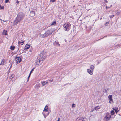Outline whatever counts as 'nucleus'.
Instances as JSON below:
<instances>
[{
  "label": "nucleus",
  "mask_w": 121,
  "mask_h": 121,
  "mask_svg": "<svg viewBox=\"0 0 121 121\" xmlns=\"http://www.w3.org/2000/svg\"><path fill=\"white\" fill-rule=\"evenodd\" d=\"M114 16V15H111L109 17L110 18H112Z\"/></svg>",
  "instance_id": "obj_31"
},
{
  "label": "nucleus",
  "mask_w": 121,
  "mask_h": 121,
  "mask_svg": "<svg viewBox=\"0 0 121 121\" xmlns=\"http://www.w3.org/2000/svg\"><path fill=\"white\" fill-rule=\"evenodd\" d=\"M109 8V7H108L107 6H106V9H107V8Z\"/></svg>",
  "instance_id": "obj_38"
},
{
  "label": "nucleus",
  "mask_w": 121,
  "mask_h": 121,
  "mask_svg": "<svg viewBox=\"0 0 121 121\" xmlns=\"http://www.w3.org/2000/svg\"><path fill=\"white\" fill-rule=\"evenodd\" d=\"M112 95H109L108 96V98L109 100V103L110 104L112 103L113 102V100L112 98Z\"/></svg>",
  "instance_id": "obj_8"
},
{
  "label": "nucleus",
  "mask_w": 121,
  "mask_h": 121,
  "mask_svg": "<svg viewBox=\"0 0 121 121\" xmlns=\"http://www.w3.org/2000/svg\"><path fill=\"white\" fill-rule=\"evenodd\" d=\"M34 68H33L31 70V71H30V73H32L33 71L34 70Z\"/></svg>",
  "instance_id": "obj_34"
},
{
  "label": "nucleus",
  "mask_w": 121,
  "mask_h": 121,
  "mask_svg": "<svg viewBox=\"0 0 121 121\" xmlns=\"http://www.w3.org/2000/svg\"><path fill=\"white\" fill-rule=\"evenodd\" d=\"M4 62H5V60L4 59H3L2 60V61H1V63L0 64V65L1 64L4 65Z\"/></svg>",
  "instance_id": "obj_17"
},
{
  "label": "nucleus",
  "mask_w": 121,
  "mask_h": 121,
  "mask_svg": "<svg viewBox=\"0 0 121 121\" xmlns=\"http://www.w3.org/2000/svg\"><path fill=\"white\" fill-rule=\"evenodd\" d=\"M4 8V6H2L1 7L0 5V9H3Z\"/></svg>",
  "instance_id": "obj_27"
},
{
  "label": "nucleus",
  "mask_w": 121,
  "mask_h": 121,
  "mask_svg": "<svg viewBox=\"0 0 121 121\" xmlns=\"http://www.w3.org/2000/svg\"><path fill=\"white\" fill-rule=\"evenodd\" d=\"M111 117V115L108 113H107L105 117L104 118V120L105 121L109 120Z\"/></svg>",
  "instance_id": "obj_5"
},
{
  "label": "nucleus",
  "mask_w": 121,
  "mask_h": 121,
  "mask_svg": "<svg viewBox=\"0 0 121 121\" xmlns=\"http://www.w3.org/2000/svg\"><path fill=\"white\" fill-rule=\"evenodd\" d=\"M120 13V11H117L116 12V13L117 15H119Z\"/></svg>",
  "instance_id": "obj_26"
},
{
  "label": "nucleus",
  "mask_w": 121,
  "mask_h": 121,
  "mask_svg": "<svg viewBox=\"0 0 121 121\" xmlns=\"http://www.w3.org/2000/svg\"><path fill=\"white\" fill-rule=\"evenodd\" d=\"M93 111H93H91H91Z\"/></svg>",
  "instance_id": "obj_45"
},
{
  "label": "nucleus",
  "mask_w": 121,
  "mask_h": 121,
  "mask_svg": "<svg viewBox=\"0 0 121 121\" xmlns=\"http://www.w3.org/2000/svg\"><path fill=\"white\" fill-rule=\"evenodd\" d=\"M24 17V15L22 13H19L18 14L14 22V25L17 24L18 22L22 20Z\"/></svg>",
  "instance_id": "obj_2"
},
{
  "label": "nucleus",
  "mask_w": 121,
  "mask_h": 121,
  "mask_svg": "<svg viewBox=\"0 0 121 121\" xmlns=\"http://www.w3.org/2000/svg\"><path fill=\"white\" fill-rule=\"evenodd\" d=\"M48 83V82H46L45 83L46 84H47Z\"/></svg>",
  "instance_id": "obj_39"
},
{
  "label": "nucleus",
  "mask_w": 121,
  "mask_h": 121,
  "mask_svg": "<svg viewBox=\"0 0 121 121\" xmlns=\"http://www.w3.org/2000/svg\"><path fill=\"white\" fill-rule=\"evenodd\" d=\"M18 43L19 44L20 43L22 45H23V44L24 43V42L23 41H22V42H20V41H19Z\"/></svg>",
  "instance_id": "obj_22"
},
{
  "label": "nucleus",
  "mask_w": 121,
  "mask_h": 121,
  "mask_svg": "<svg viewBox=\"0 0 121 121\" xmlns=\"http://www.w3.org/2000/svg\"><path fill=\"white\" fill-rule=\"evenodd\" d=\"M48 106H47V105H46L45 107V108L44 109L43 111H46V112H47L48 111Z\"/></svg>",
  "instance_id": "obj_12"
},
{
  "label": "nucleus",
  "mask_w": 121,
  "mask_h": 121,
  "mask_svg": "<svg viewBox=\"0 0 121 121\" xmlns=\"http://www.w3.org/2000/svg\"><path fill=\"white\" fill-rule=\"evenodd\" d=\"M40 37L41 38H44V37H47V36L46 35V34H45V33L44 34H40Z\"/></svg>",
  "instance_id": "obj_15"
},
{
  "label": "nucleus",
  "mask_w": 121,
  "mask_h": 121,
  "mask_svg": "<svg viewBox=\"0 0 121 121\" xmlns=\"http://www.w3.org/2000/svg\"><path fill=\"white\" fill-rule=\"evenodd\" d=\"M2 34L4 35H7V31L5 30H3V32L2 33Z\"/></svg>",
  "instance_id": "obj_16"
},
{
  "label": "nucleus",
  "mask_w": 121,
  "mask_h": 121,
  "mask_svg": "<svg viewBox=\"0 0 121 121\" xmlns=\"http://www.w3.org/2000/svg\"><path fill=\"white\" fill-rule=\"evenodd\" d=\"M30 75H31V74H29V76L28 77V80H27L28 81V80H29V78L30 77Z\"/></svg>",
  "instance_id": "obj_33"
},
{
  "label": "nucleus",
  "mask_w": 121,
  "mask_h": 121,
  "mask_svg": "<svg viewBox=\"0 0 121 121\" xmlns=\"http://www.w3.org/2000/svg\"><path fill=\"white\" fill-rule=\"evenodd\" d=\"M30 47V45L29 44H27L26 45L24 50H26L27 49H29Z\"/></svg>",
  "instance_id": "obj_11"
},
{
  "label": "nucleus",
  "mask_w": 121,
  "mask_h": 121,
  "mask_svg": "<svg viewBox=\"0 0 121 121\" xmlns=\"http://www.w3.org/2000/svg\"><path fill=\"white\" fill-rule=\"evenodd\" d=\"M15 48V47L14 46H11L10 49L12 50H13Z\"/></svg>",
  "instance_id": "obj_20"
},
{
  "label": "nucleus",
  "mask_w": 121,
  "mask_h": 121,
  "mask_svg": "<svg viewBox=\"0 0 121 121\" xmlns=\"http://www.w3.org/2000/svg\"><path fill=\"white\" fill-rule=\"evenodd\" d=\"M30 52H31L30 50Z\"/></svg>",
  "instance_id": "obj_42"
},
{
  "label": "nucleus",
  "mask_w": 121,
  "mask_h": 121,
  "mask_svg": "<svg viewBox=\"0 0 121 121\" xmlns=\"http://www.w3.org/2000/svg\"><path fill=\"white\" fill-rule=\"evenodd\" d=\"M19 3V1H18V0H17V1L16 2V3L18 4Z\"/></svg>",
  "instance_id": "obj_35"
},
{
  "label": "nucleus",
  "mask_w": 121,
  "mask_h": 121,
  "mask_svg": "<svg viewBox=\"0 0 121 121\" xmlns=\"http://www.w3.org/2000/svg\"><path fill=\"white\" fill-rule=\"evenodd\" d=\"M31 73H30V72L29 74H31Z\"/></svg>",
  "instance_id": "obj_40"
},
{
  "label": "nucleus",
  "mask_w": 121,
  "mask_h": 121,
  "mask_svg": "<svg viewBox=\"0 0 121 121\" xmlns=\"http://www.w3.org/2000/svg\"><path fill=\"white\" fill-rule=\"evenodd\" d=\"M35 15V12L34 11H31L30 13V15L31 16H34Z\"/></svg>",
  "instance_id": "obj_14"
},
{
  "label": "nucleus",
  "mask_w": 121,
  "mask_h": 121,
  "mask_svg": "<svg viewBox=\"0 0 121 121\" xmlns=\"http://www.w3.org/2000/svg\"><path fill=\"white\" fill-rule=\"evenodd\" d=\"M51 82H52V80H51Z\"/></svg>",
  "instance_id": "obj_43"
},
{
  "label": "nucleus",
  "mask_w": 121,
  "mask_h": 121,
  "mask_svg": "<svg viewBox=\"0 0 121 121\" xmlns=\"http://www.w3.org/2000/svg\"><path fill=\"white\" fill-rule=\"evenodd\" d=\"M60 120V118H58V120L57 121H59Z\"/></svg>",
  "instance_id": "obj_37"
},
{
  "label": "nucleus",
  "mask_w": 121,
  "mask_h": 121,
  "mask_svg": "<svg viewBox=\"0 0 121 121\" xmlns=\"http://www.w3.org/2000/svg\"><path fill=\"white\" fill-rule=\"evenodd\" d=\"M56 0H50V1L52 2H55Z\"/></svg>",
  "instance_id": "obj_28"
},
{
  "label": "nucleus",
  "mask_w": 121,
  "mask_h": 121,
  "mask_svg": "<svg viewBox=\"0 0 121 121\" xmlns=\"http://www.w3.org/2000/svg\"><path fill=\"white\" fill-rule=\"evenodd\" d=\"M30 75H31V74H29V76L28 77V80H27L28 81V80H29V78L30 77Z\"/></svg>",
  "instance_id": "obj_32"
},
{
  "label": "nucleus",
  "mask_w": 121,
  "mask_h": 121,
  "mask_svg": "<svg viewBox=\"0 0 121 121\" xmlns=\"http://www.w3.org/2000/svg\"><path fill=\"white\" fill-rule=\"evenodd\" d=\"M3 21H4H4L5 22V21H4V20H3Z\"/></svg>",
  "instance_id": "obj_41"
},
{
  "label": "nucleus",
  "mask_w": 121,
  "mask_h": 121,
  "mask_svg": "<svg viewBox=\"0 0 121 121\" xmlns=\"http://www.w3.org/2000/svg\"><path fill=\"white\" fill-rule=\"evenodd\" d=\"M21 61V59L19 57L17 56L16 58V61L17 63H20Z\"/></svg>",
  "instance_id": "obj_7"
},
{
  "label": "nucleus",
  "mask_w": 121,
  "mask_h": 121,
  "mask_svg": "<svg viewBox=\"0 0 121 121\" xmlns=\"http://www.w3.org/2000/svg\"><path fill=\"white\" fill-rule=\"evenodd\" d=\"M51 82H52V80H51Z\"/></svg>",
  "instance_id": "obj_44"
},
{
  "label": "nucleus",
  "mask_w": 121,
  "mask_h": 121,
  "mask_svg": "<svg viewBox=\"0 0 121 121\" xmlns=\"http://www.w3.org/2000/svg\"><path fill=\"white\" fill-rule=\"evenodd\" d=\"M84 119L81 117H79L76 119V121H84Z\"/></svg>",
  "instance_id": "obj_10"
},
{
  "label": "nucleus",
  "mask_w": 121,
  "mask_h": 121,
  "mask_svg": "<svg viewBox=\"0 0 121 121\" xmlns=\"http://www.w3.org/2000/svg\"><path fill=\"white\" fill-rule=\"evenodd\" d=\"M8 1H9V0H5V2L7 3V2H8Z\"/></svg>",
  "instance_id": "obj_36"
},
{
  "label": "nucleus",
  "mask_w": 121,
  "mask_h": 121,
  "mask_svg": "<svg viewBox=\"0 0 121 121\" xmlns=\"http://www.w3.org/2000/svg\"><path fill=\"white\" fill-rule=\"evenodd\" d=\"M14 76V75H12L10 77V78H13Z\"/></svg>",
  "instance_id": "obj_29"
},
{
  "label": "nucleus",
  "mask_w": 121,
  "mask_h": 121,
  "mask_svg": "<svg viewBox=\"0 0 121 121\" xmlns=\"http://www.w3.org/2000/svg\"><path fill=\"white\" fill-rule=\"evenodd\" d=\"M44 52L41 53L39 56L37 58L35 63L36 66H38L40 65L42 63V61L45 59V57L44 56Z\"/></svg>",
  "instance_id": "obj_1"
},
{
  "label": "nucleus",
  "mask_w": 121,
  "mask_h": 121,
  "mask_svg": "<svg viewBox=\"0 0 121 121\" xmlns=\"http://www.w3.org/2000/svg\"><path fill=\"white\" fill-rule=\"evenodd\" d=\"M108 89H105L103 90V92H104L106 93L108 91Z\"/></svg>",
  "instance_id": "obj_21"
},
{
  "label": "nucleus",
  "mask_w": 121,
  "mask_h": 121,
  "mask_svg": "<svg viewBox=\"0 0 121 121\" xmlns=\"http://www.w3.org/2000/svg\"><path fill=\"white\" fill-rule=\"evenodd\" d=\"M101 108L100 106H97L95 107L94 109L96 110H98Z\"/></svg>",
  "instance_id": "obj_13"
},
{
  "label": "nucleus",
  "mask_w": 121,
  "mask_h": 121,
  "mask_svg": "<svg viewBox=\"0 0 121 121\" xmlns=\"http://www.w3.org/2000/svg\"><path fill=\"white\" fill-rule=\"evenodd\" d=\"M95 68V66L93 65H91L89 69L87 70V73L91 75H92L93 73V71Z\"/></svg>",
  "instance_id": "obj_4"
},
{
  "label": "nucleus",
  "mask_w": 121,
  "mask_h": 121,
  "mask_svg": "<svg viewBox=\"0 0 121 121\" xmlns=\"http://www.w3.org/2000/svg\"><path fill=\"white\" fill-rule=\"evenodd\" d=\"M115 112L113 110H111V113L112 115H113L114 114Z\"/></svg>",
  "instance_id": "obj_24"
},
{
  "label": "nucleus",
  "mask_w": 121,
  "mask_h": 121,
  "mask_svg": "<svg viewBox=\"0 0 121 121\" xmlns=\"http://www.w3.org/2000/svg\"><path fill=\"white\" fill-rule=\"evenodd\" d=\"M113 110H114L115 111L116 113H117V112H118V111H117L118 110V108H113Z\"/></svg>",
  "instance_id": "obj_18"
},
{
  "label": "nucleus",
  "mask_w": 121,
  "mask_h": 121,
  "mask_svg": "<svg viewBox=\"0 0 121 121\" xmlns=\"http://www.w3.org/2000/svg\"><path fill=\"white\" fill-rule=\"evenodd\" d=\"M52 31H51L50 30H47L45 33L47 37L48 36V35H50L52 34Z\"/></svg>",
  "instance_id": "obj_9"
},
{
  "label": "nucleus",
  "mask_w": 121,
  "mask_h": 121,
  "mask_svg": "<svg viewBox=\"0 0 121 121\" xmlns=\"http://www.w3.org/2000/svg\"><path fill=\"white\" fill-rule=\"evenodd\" d=\"M56 21H54L51 24V25H54L56 24Z\"/></svg>",
  "instance_id": "obj_23"
},
{
  "label": "nucleus",
  "mask_w": 121,
  "mask_h": 121,
  "mask_svg": "<svg viewBox=\"0 0 121 121\" xmlns=\"http://www.w3.org/2000/svg\"><path fill=\"white\" fill-rule=\"evenodd\" d=\"M45 81H44L43 82H41V83L42 84V86L43 87L45 85Z\"/></svg>",
  "instance_id": "obj_19"
},
{
  "label": "nucleus",
  "mask_w": 121,
  "mask_h": 121,
  "mask_svg": "<svg viewBox=\"0 0 121 121\" xmlns=\"http://www.w3.org/2000/svg\"><path fill=\"white\" fill-rule=\"evenodd\" d=\"M46 111H43L42 113V114L44 116V117L45 118L46 117L48 116L49 113V112L46 113Z\"/></svg>",
  "instance_id": "obj_6"
},
{
  "label": "nucleus",
  "mask_w": 121,
  "mask_h": 121,
  "mask_svg": "<svg viewBox=\"0 0 121 121\" xmlns=\"http://www.w3.org/2000/svg\"><path fill=\"white\" fill-rule=\"evenodd\" d=\"M39 121H40V120H39Z\"/></svg>",
  "instance_id": "obj_48"
},
{
  "label": "nucleus",
  "mask_w": 121,
  "mask_h": 121,
  "mask_svg": "<svg viewBox=\"0 0 121 121\" xmlns=\"http://www.w3.org/2000/svg\"><path fill=\"white\" fill-rule=\"evenodd\" d=\"M105 2H107V1H105Z\"/></svg>",
  "instance_id": "obj_46"
},
{
  "label": "nucleus",
  "mask_w": 121,
  "mask_h": 121,
  "mask_svg": "<svg viewBox=\"0 0 121 121\" xmlns=\"http://www.w3.org/2000/svg\"><path fill=\"white\" fill-rule=\"evenodd\" d=\"M75 104H73L72 105V107H75Z\"/></svg>",
  "instance_id": "obj_30"
},
{
  "label": "nucleus",
  "mask_w": 121,
  "mask_h": 121,
  "mask_svg": "<svg viewBox=\"0 0 121 121\" xmlns=\"http://www.w3.org/2000/svg\"><path fill=\"white\" fill-rule=\"evenodd\" d=\"M1 20V21H2V20L1 19H0V20Z\"/></svg>",
  "instance_id": "obj_47"
},
{
  "label": "nucleus",
  "mask_w": 121,
  "mask_h": 121,
  "mask_svg": "<svg viewBox=\"0 0 121 121\" xmlns=\"http://www.w3.org/2000/svg\"><path fill=\"white\" fill-rule=\"evenodd\" d=\"M71 26V24L68 22L65 23L63 25L64 30L67 31H69L70 29Z\"/></svg>",
  "instance_id": "obj_3"
},
{
  "label": "nucleus",
  "mask_w": 121,
  "mask_h": 121,
  "mask_svg": "<svg viewBox=\"0 0 121 121\" xmlns=\"http://www.w3.org/2000/svg\"><path fill=\"white\" fill-rule=\"evenodd\" d=\"M35 86L37 88H38L40 87V84H38L36 85Z\"/></svg>",
  "instance_id": "obj_25"
}]
</instances>
